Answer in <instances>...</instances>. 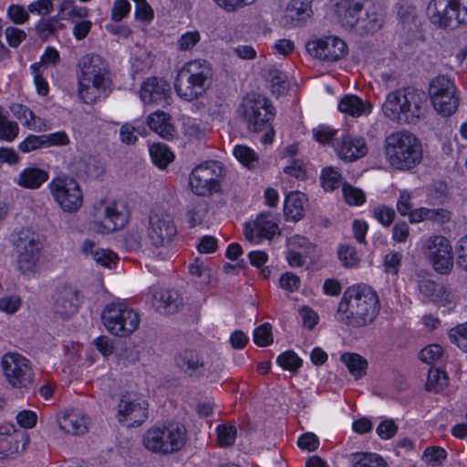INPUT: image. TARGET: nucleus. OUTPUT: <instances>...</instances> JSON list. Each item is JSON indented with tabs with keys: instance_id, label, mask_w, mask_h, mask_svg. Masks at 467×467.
<instances>
[{
	"instance_id": "nucleus-1",
	"label": "nucleus",
	"mask_w": 467,
	"mask_h": 467,
	"mask_svg": "<svg viewBox=\"0 0 467 467\" xmlns=\"http://www.w3.org/2000/svg\"><path fill=\"white\" fill-rule=\"evenodd\" d=\"M380 310L377 292L367 285L348 287L338 303L336 318L348 327L359 328L374 322Z\"/></svg>"
},
{
	"instance_id": "nucleus-2",
	"label": "nucleus",
	"mask_w": 467,
	"mask_h": 467,
	"mask_svg": "<svg viewBox=\"0 0 467 467\" xmlns=\"http://www.w3.org/2000/svg\"><path fill=\"white\" fill-rule=\"evenodd\" d=\"M79 99L86 104H92L105 96L109 87V71L106 61L96 54L84 56L78 64Z\"/></svg>"
},
{
	"instance_id": "nucleus-3",
	"label": "nucleus",
	"mask_w": 467,
	"mask_h": 467,
	"mask_svg": "<svg viewBox=\"0 0 467 467\" xmlns=\"http://www.w3.org/2000/svg\"><path fill=\"white\" fill-rule=\"evenodd\" d=\"M384 150L387 161L396 170L410 171L422 160L421 142L412 132L405 130L387 136Z\"/></svg>"
},
{
	"instance_id": "nucleus-4",
	"label": "nucleus",
	"mask_w": 467,
	"mask_h": 467,
	"mask_svg": "<svg viewBox=\"0 0 467 467\" xmlns=\"http://www.w3.org/2000/svg\"><path fill=\"white\" fill-rule=\"evenodd\" d=\"M213 68L203 59L185 63L174 80L176 94L185 101H193L203 96L212 84Z\"/></svg>"
},
{
	"instance_id": "nucleus-5",
	"label": "nucleus",
	"mask_w": 467,
	"mask_h": 467,
	"mask_svg": "<svg viewBox=\"0 0 467 467\" xmlns=\"http://www.w3.org/2000/svg\"><path fill=\"white\" fill-rule=\"evenodd\" d=\"M382 109L386 117L400 123H417L425 113V95L419 89L406 88L390 92Z\"/></svg>"
},
{
	"instance_id": "nucleus-6",
	"label": "nucleus",
	"mask_w": 467,
	"mask_h": 467,
	"mask_svg": "<svg viewBox=\"0 0 467 467\" xmlns=\"http://www.w3.org/2000/svg\"><path fill=\"white\" fill-rule=\"evenodd\" d=\"M187 431L179 422L156 424L143 435L142 444L150 451L163 455L181 451L186 443Z\"/></svg>"
},
{
	"instance_id": "nucleus-7",
	"label": "nucleus",
	"mask_w": 467,
	"mask_h": 467,
	"mask_svg": "<svg viewBox=\"0 0 467 467\" xmlns=\"http://www.w3.org/2000/svg\"><path fill=\"white\" fill-rule=\"evenodd\" d=\"M242 108L247 130L252 132H261L266 130L261 141L264 144L271 143L275 137L271 121L275 116V109L272 103L265 97L253 95L244 99Z\"/></svg>"
},
{
	"instance_id": "nucleus-8",
	"label": "nucleus",
	"mask_w": 467,
	"mask_h": 467,
	"mask_svg": "<svg viewBox=\"0 0 467 467\" xmlns=\"http://www.w3.org/2000/svg\"><path fill=\"white\" fill-rule=\"evenodd\" d=\"M101 319L106 329L117 337L130 336L140 322L139 314L123 302L108 304L102 311Z\"/></svg>"
},
{
	"instance_id": "nucleus-9",
	"label": "nucleus",
	"mask_w": 467,
	"mask_h": 467,
	"mask_svg": "<svg viewBox=\"0 0 467 467\" xmlns=\"http://www.w3.org/2000/svg\"><path fill=\"white\" fill-rule=\"evenodd\" d=\"M431 21L441 28H457L467 24V0H432Z\"/></svg>"
},
{
	"instance_id": "nucleus-10",
	"label": "nucleus",
	"mask_w": 467,
	"mask_h": 467,
	"mask_svg": "<svg viewBox=\"0 0 467 467\" xmlns=\"http://www.w3.org/2000/svg\"><path fill=\"white\" fill-rule=\"evenodd\" d=\"M223 171L221 163L214 161L196 166L189 177L192 191L200 196H207L213 192H218Z\"/></svg>"
},
{
	"instance_id": "nucleus-11",
	"label": "nucleus",
	"mask_w": 467,
	"mask_h": 467,
	"mask_svg": "<svg viewBox=\"0 0 467 467\" xmlns=\"http://www.w3.org/2000/svg\"><path fill=\"white\" fill-rule=\"evenodd\" d=\"M50 192L60 208L74 213L83 204V192L78 182L69 176H57L49 183Z\"/></svg>"
},
{
	"instance_id": "nucleus-12",
	"label": "nucleus",
	"mask_w": 467,
	"mask_h": 467,
	"mask_svg": "<svg viewBox=\"0 0 467 467\" xmlns=\"http://www.w3.org/2000/svg\"><path fill=\"white\" fill-rule=\"evenodd\" d=\"M16 247L18 253L17 267L19 271L24 275L34 273L42 249L38 236L28 230H22L18 234Z\"/></svg>"
},
{
	"instance_id": "nucleus-13",
	"label": "nucleus",
	"mask_w": 467,
	"mask_h": 467,
	"mask_svg": "<svg viewBox=\"0 0 467 467\" xmlns=\"http://www.w3.org/2000/svg\"><path fill=\"white\" fill-rule=\"evenodd\" d=\"M177 234L172 216L163 210H154L149 215L147 236L155 247L169 244Z\"/></svg>"
},
{
	"instance_id": "nucleus-14",
	"label": "nucleus",
	"mask_w": 467,
	"mask_h": 467,
	"mask_svg": "<svg viewBox=\"0 0 467 467\" xmlns=\"http://www.w3.org/2000/svg\"><path fill=\"white\" fill-rule=\"evenodd\" d=\"M426 255L433 269L441 275H448L453 268L452 248L444 236L436 235L427 241Z\"/></svg>"
},
{
	"instance_id": "nucleus-15",
	"label": "nucleus",
	"mask_w": 467,
	"mask_h": 467,
	"mask_svg": "<svg viewBox=\"0 0 467 467\" xmlns=\"http://www.w3.org/2000/svg\"><path fill=\"white\" fill-rule=\"evenodd\" d=\"M148 402L136 395L121 396L117 417L119 421L127 422L128 427H139L148 419Z\"/></svg>"
},
{
	"instance_id": "nucleus-16",
	"label": "nucleus",
	"mask_w": 467,
	"mask_h": 467,
	"mask_svg": "<svg viewBox=\"0 0 467 467\" xmlns=\"http://www.w3.org/2000/svg\"><path fill=\"white\" fill-rule=\"evenodd\" d=\"M244 234L251 244H258L264 240H272L275 235H280L281 231L275 215L265 212L253 222L244 224Z\"/></svg>"
},
{
	"instance_id": "nucleus-17",
	"label": "nucleus",
	"mask_w": 467,
	"mask_h": 467,
	"mask_svg": "<svg viewBox=\"0 0 467 467\" xmlns=\"http://www.w3.org/2000/svg\"><path fill=\"white\" fill-rule=\"evenodd\" d=\"M2 366L7 381L16 388L26 387L32 380V370L28 359L17 353L5 354Z\"/></svg>"
},
{
	"instance_id": "nucleus-18",
	"label": "nucleus",
	"mask_w": 467,
	"mask_h": 467,
	"mask_svg": "<svg viewBox=\"0 0 467 467\" xmlns=\"http://www.w3.org/2000/svg\"><path fill=\"white\" fill-rule=\"evenodd\" d=\"M306 47L311 56L329 62L337 61L348 53L347 44L334 36L309 41Z\"/></svg>"
},
{
	"instance_id": "nucleus-19",
	"label": "nucleus",
	"mask_w": 467,
	"mask_h": 467,
	"mask_svg": "<svg viewBox=\"0 0 467 467\" xmlns=\"http://www.w3.org/2000/svg\"><path fill=\"white\" fill-rule=\"evenodd\" d=\"M416 289L419 293V298L422 302H432L443 306L453 303V295L443 285L436 283L430 277L416 274Z\"/></svg>"
},
{
	"instance_id": "nucleus-20",
	"label": "nucleus",
	"mask_w": 467,
	"mask_h": 467,
	"mask_svg": "<svg viewBox=\"0 0 467 467\" xmlns=\"http://www.w3.org/2000/svg\"><path fill=\"white\" fill-rule=\"evenodd\" d=\"M80 305L79 291L70 285L57 286L53 295V313L62 319L74 316Z\"/></svg>"
},
{
	"instance_id": "nucleus-21",
	"label": "nucleus",
	"mask_w": 467,
	"mask_h": 467,
	"mask_svg": "<svg viewBox=\"0 0 467 467\" xmlns=\"http://www.w3.org/2000/svg\"><path fill=\"white\" fill-rule=\"evenodd\" d=\"M29 436L23 429L14 425L0 427V459L12 458L26 450Z\"/></svg>"
},
{
	"instance_id": "nucleus-22",
	"label": "nucleus",
	"mask_w": 467,
	"mask_h": 467,
	"mask_svg": "<svg viewBox=\"0 0 467 467\" xmlns=\"http://www.w3.org/2000/svg\"><path fill=\"white\" fill-rule=\"evenodd\" d=\"M333 148L337 156L346 161H356L368 152L367 144L363 138H352L345 134H341L340 138L335 139Z\"/></svg>"
},
{
	"instance_id": "nucleus-23",
	"label": "nucleus",
	"mask_w": 467,
	"mask_h": 467,
	"mask_svg": "<svg viewBox=\"0 0 467 467\" xmlns=\"http://www.w3.org/2000/svg\"><path fill=\"white\" fill-rule=\"evenodd\" d=\"M128 223V213L125 207L112 202L104 208V218L97 223L95 230L101 234H109L123 228Z\"/></svg>"
},
{
	"instance_id": "nucleus-24",
	"label": "nucleus",
	"mask_w": 467,
	"mask_h": 467,
	"mask_svg": "<svg viewBox=\"0 0 467 467\" xmlns=\"http://www.w3.org/2000/svg\"><path fill=\"white\" fill-rule=\"evenodd\" d=\"M178 368L191 377L207 376L208 368L202 357L193 349H186L176 357Z\"/></svg>"
},
{
	"instance_id": "nucleus-25",
	"label": "nucleus",
	"mask_w": 467,
	"mask_h": 467,
	"mask_svg": "<svg viewBox=\"0 0 467 467\" xmlns=\"http://www.w3.org/2000/svg\"><path fill=\"white\" fill-rule=\"evenodd\" d=\"M71 171L82 180H93L100 177L105 168L102 162L92 155H84L71 163Z\"/></svg>"
},
{
	"instance_id": "nucleus-26",
	"label": "nucleus",
	"mask_w": 467,
	"mask_h": 467,
	"mask_svg": "<svg viewBox=\"0 0 467 467\" xmlns=\"http://www.w3.org/2000/svg\"><path fill=\"white\" fill-rule=\"evenodd\" d=\"M170 94L169 84L158 78H150L143 82L140 88V99L146 103H161Z\"/></svg>"
},
{
	"instance_id": "nucleus-27",
	"label": "nucleus",
	"mask_w": 467,
	"mask_h": 467,
	"mask_svg": "<svg viewBox=\"0 0 467 467\" xmlns=\"http://www.w3.org/2000/svg\"><path fill=\"white\" fill-rule=\"evenodd\" d=\"M153 305L159 312L171 315L182 306V298L176 290L161 289L154 294Z\"/></svg>"
},
{
	"instance_id": "nucleus-28",
	"label": "nucleus",
	"mask_w": 467,
	"mask_h": 467,
	"mask_svg": "<svg viewBox=\"0 0 467 467\" xmlns=\"http://www.w3.org/2000/svg\"><path fill=\"white\" fill-rule=\"evenodd\" d=\"M89 419L78 411H71L58 420L60 430L71 435H82L88 430Z\"/></svg>"
},
{
	"instance_id": "nucleus-29",
	"label": "nucleus",
	"mask_w": 467,
	"mask_h": 467,
	"mask_svg": "<svg viewBox=\"0 0 467 467\" xmlns=\"http://www.w3.org/2000/svg\"><path fill=\"white\" fill-rule=\"evenodd\" d=\"M337 12L344 24L355 28L364 12L363 5L358 0H339Z\"/></svg>"
},
{
	"instance_id": "nucleus-30",
	"label": "nucleus",
	"mask_w": 467,
	"mask_h": 467,
	"mask_svg": "<svg viewBox=\"0 0 467 467\" xmlns=\"http://www.w3.org/2000/svg\"><path fill=\"white\" fill-rule=\"evenodd\" d=\"M312 15L310 0H290L285 11L286 25L296 26Z\"/></svg>"
},
{
	"instance_id": "nucleus-31",
	"label": "nucleus",
	"mask_w": 467,
	"mask_h": 467,
	"mask_svg": "<svg viewBox=\"0 0 467 467\" xmlns=\"http://www.w3.org/2000/svg\"><path fill=\"white\" fill-rule=\"evenodd\" d=\"M307 198L300 192H289L285 200L284 213L286 220L293 222L299 221L304 215L305 204Z\"/></svg>"
},
{
	"instance_id": "nucleus-32",
	"label": "nucleus",
	"mask_w": 467,
	"mask_h": 467,
	"mask_svg": "<svg viewBox=\"0 0 467 467\" xmlns=\"http://www.w3.org/2000/svg\"><path fill=\"white\" fill-rule=\"evenodd\" d=\"M372 103L364 101L356 95H345L339 101L338 109L352 117L368 115L372 110Z\"/></svg>"
},
{
	"instance_id": "nucleus-33",
	"label": "nucleus",
	"mask_w": 467,
	"mask_h": 467,
	"mask_svg": "<svg viewBox=\"0 0 467 467\" xmlns=\"http://www.w3.org/2000/svg\"><path fill=\"white\" fill-rule=\"evenodd\" d=\"M48 180V172L37 167L23 170L17 179V184L26 189H38Z\"/></svg>"
},
{
	"instance_id": "nucleus-34",
	"label": "nucleus",
	"mask_w": 467,
	"mask_h": 467,
	"mask_svg": "<svg viewBox=\"0 0 467 467\" xmlns=\"http://www.w3.org/2000/svg\"><path fill=\"white\" fill-rule=\"evenodd\" d=\"M147 123L151 130L164 139L173 136L174 127L170 122V117L163 111L151 113L147 119Z\"/></svg>"
},
{
	"instance_id": "nucleus-35",
	"label": "nucleus",
	"mask_w": 467,
	"mask_h": 467,
	"mask_svg": "<svg viewBox=\"0 0 467 467\" xmlns=\"http://www.w3.org/2000/svg\"><path fill=\"white\" fill-rule=\"evenodd\" d=\"M340 360L355 379L362 378L367 372L368 361L358 353L345 352L341 355Z\"/></svg>"
},
{
	"instance_id": "nucleus-36",
	"label": "nucleus",
	"mask_w": 467,
	"mask_h": 467,
	"mask_svg": "<svg viewBox=\"0 0 467 467\" xmlns=\"http://www.w3.org/2000/svg\"><path fill=\"white\" fill-rule=\"evenodd\" d=\"M64 27L65 25L60 22L59 15H57L47 19L41 18L36 25L35 30L40 39L47 41Z\"/></svg>"
},
{
	"instance_id": "nucleus-37",
	"label": "nucleus",
	"mask_w": 467,
	"mask_h": 467,
	"mask_svg": "<svg viewBox=\"0 0 467 467\" xmlns=\"http://www.w3.org/2000/svg\"><path fill=\"white\" fill-rule=\"evenodd\" d=\"M82 252L86 255H90L98 265L106 267H110L115 259V254L112 252L96 248L95 243L90 240L83 242Z\"/></svg>"
},
{
	"instance_id": "nucleus-38",
	"label": "nucleus",
	"mask_w": 467,
	"mask_h": 467,
	"mask_svg": "<svg viewBox=\"0 0 467 467\" xmlns=\"http://www.w3.org/2000/svg\"><path fill=\"white\" fill-rule=\"evenodd\" d=\"M440 105L437 104L436 99H431V103L438 113L442 116H451L453 114L459 106V98L456 95V88L450 90V93H446L443 96L439 97Z\"/></svg>"
},
{
	"instance_id": "nucleus-39",
	"label": "nucleus",
	"mask_w": 467,
	"mask_h": 467,
	"mask_svg": "<svg viewBox=\"0 0 467 467\" xmlns=\"http://www.w3.org/2000/svg\"><path fill=\"white\" fill-rule=\"evenodd\" d=\"M349 461L353 467H387V462L379 454L372 452H355Z\"/></svg>"
},
{
	"instance_id": "nucleus-40",
	"label": "nucleus",
	"mask_w": 467,
	"mask_h": 467,
	"mask_svg": "<svg viewBox=\"0 0 467 467\" xmlns=\"http://www.w3.org/2000/svg\"><path fill=\"white\" fill-rule=\"evenodd\" d=\"M362 15L355 27L360 34H374L381 28L383 19L380 15L374 12L369 14L367 11Z\"/></svg>"
},
{
	"instance_id": "nucleus-41",
	"label": "nucleus",
	"mask_w": 467,
	"mask_h": 467,
	"mask_svg": "<svg viewBox=\"0 0 467 467\" xmlns=\"http://www.w3.org/2000/svg\"><path fill=\"white\" fill-rule=\"evenodd\" d=\"M455 88L454 83L446 76H438L430 84L429 94L431 99H436L440 105L439 97L450 93Z\"/></svg>"
},
{
	"instance_id": "nucleus-42",
	"label": "nucleus",
	"mask_w": 467,
	"mask_h": 467,
	"mask_svg": "<svg viewBox=\"0 0 467 467\" xmlns=\"http://www.w3.org/2000/svg\"><path fill=\"white\" fill-rule=\"evenodd\" d=\"M150 155L152 162L161 169H164L172 161L174 156L170 149L161 143L153 144L150 148Z\"/></svg>"
},
{
	"instance_id": "nucleus-43",
	"label": "nucleus",
	"mask_w": 467,
	"mask_h": 467,
	"mask_svg": "<svg viewBox=\"0 0 467 467\" xmlns=\"http://www.w3.org/2000/svg\"><path fill=\"white\" fill-rule=\"evenodd\" d=\"M448 379L449 378L444 370L431 368L428 373L426 389L440 392L448 385Z\"/></svg>"
},
{
	"instance_id": "nucleus-44",
	"label": "nucleus",
	"mask_w": 467,
	"mask_h": 467,
	"mask_svg": "<svg viewBox=\"0 0 467 467\" xmlns=\"http://www.w3.org/2000/svg\"><path fill=\"white\" fill-rule=\"evenodd\" d=\"M234 155L244 166L249 169H253L258 164V155L247 146H235Z\"/></svg>"
},
{
	"instance_id": "nucleus-45",
	"label": "nucleus",
	"mask_w": 467,
	"mask_h": 467,
	"mask_svg": "<svg viewBox=\"0 0 467 467\" xmlns=\"http://www.w3.org/2000/svg\"><path fill=\"white\" fill-rule=\"evenodd\" d=\"M267 80L271 84V90L276 95L284 94L287 89V76L285 72L272 68L267 75Z\"/></svg>"
},
{
	"instance_id": "nucleus-46",
	"label": "nucleus",
	"mask_w": 467,
	"mask_h": 467,
	"mask_svg": "<svg viewBox=\"0 0 467 467\" xmlns=\"http://www.w3.org/2000/svg\"><path fill=\"white\" fill-rule=\"evenodd\" d=\"M276 362L284 369L291 372H296L302 366V359L293 350H287L280 354Z\"/></svg>"
},
{
	"instance_id": "nucleus-47",
	"label": "nucleus",
	"mask_w": 467,
	"mask_h": 467,
	"mask_svg": "<svg viewBox=\"0 0 467 467\" xmlns=\"http://www.w3.org/2000/svg\"><path fill=\"white\" fill-rule=\"evenodd\" d=\"M217 439L220 446L229 447L232 446L236 439L237 430L234 425L223 424L219 425L216 429Z\"/></svg>"
},
{
	"instance_id": "nucleus-48",
	"label": "nucleus",
	"mask_w": 467,
	"mask_h": 467,
	"mask_svg": "<svg viewBox=\"0 0 467 467\" xmlns=\"http://www.w3.org/2000/svg\"><path fill=\"white\" fill-rule=\"evenodd\" d=\"M447 458V451L439 446L425 449L422 460L431 466L441 465Z\"/></svg>"
},
{
	"instance_id": "nucleus-49",
	"label": "nucleus",
	"mask_w": 467,
	"mask_h": 467,
	"mask_svg": "<svg viewBox=\"0 0 467 467\" xmlns=\"http://www.w3.org/2000/svg\"><path fill=\"white\" fill-rule=\"evenodd\" d=\"M341 174L334 168L323 169L321 174L322 186L326 191H333L340 184Z\"/></svg>"
},
{
	"instance_id": "nucleus-50",
	"label": "nucleus",
	"mask_w": 467,
	"mask_h": 467,
	"mask_svg": "<svg viewBox=\"0 0 467 467\" xmlns=\"http://www.w3.org/2000/svg\"><path fill=\"white\" fill-rule=\"evenodd\" d=\"M272 326L269 323H264L257 327L254 331V342L259 347H266L273 343Z\"/></svg>"
},
{
	"instance_id": "nucleus-51",
	"label": "nucleus",
	"mask_w": 467,
	"mask_h": 467,
	"mask_svg": "<svg viewBox=\"0 0 467 467\" xmlns=\"http://www.w3.org/2000/svg\"><path fill=\"white\" fill-rule=\"evenodd\" d=\"M342 192L345 201L350 205H361L366 201L365 193L359 188L344 183Z\"/></svg>"
},
{
	"instance_id": "nucleus-52",
	"label": "nucleus",
	"mask_w": 467,
	"mask_h": 467,
	"mask_svg": "<svg viewBox=\"0 0 467 467\" xmlns=\"http://www.w3.org/2000/svg\"><path fill=\"white\" fill-rule=\"evenodd\" d=\"M313 136L318 142L322 144H331L332 146L335 139L340 138L337 134V130L326 125H319L313 129Z\"/></svg>"
},
{
	"instance_id": "nucleus-53",
	"label": "nucleus",
	"mask_w": 467,
	"mask_h": 467,
	"mask_svg": "<svg viewBox=\"0 0 467 467\" xmlns=\"http://www.w3.org/2000/svg\"><path fill=\"white\" fill-rule=\"evenodd\" d=\"M208 212V204L205 201L197 202L191 210L187 213L188 223L191 227L202 223L203 218Z\"/></svg>"
},
{
	"instance_id": "nucleus-54",
	"label": "nucleus",
	"mask_w": 467,
	"mask_h": 467,
	"mask_svg": "<svg viewBox=\"0 0 467 467\" xmlns=\"http://www.w3.org/2000/svg\"><path fill=\"white\" fill-rule=\"evenodd\" d=\"M287 247L304 254L306 257H309L311 252L314 250V246L309 240L301 235L290 237L287 241Z\"/></svg>"
},
{
	"instance_id": "nucleus-55",
	"label": "nucleus",
	"mask_w": 467,
	"mask_h": 467,
	"mask_svg": "<svg viewBox=\"0 0 467 467\" xmlns=\"http://www.w3.org/2000/svg\"><path fill=\"white\" fill-rule=\"evenodd\" d=\"M201 40V35L197 30L188 31L182 34L177 40V48L180 51L192 50Z\"/></svg>"
},
{
	"instance_id": "nucleus-56",
	"label": "nucleus",
	"mask_w": 467,
	"mask_h": 467,
	"mask_svg": "<svg viewBox=\"0 0 467 467\" xmlns=\"http://www.w3.org/2000/svg\"><path fill=\"white\" fill-rule=\"evenodd\" d=\"M13 114L21 121L24 120V125L26 127L36 130L34 120L36 116L32 110H30L27 107L16 104L11 108Z\"/></svg>"
},
{
	"instance_id": "nucleus-57",
	"label": "nucleus",
	"mask_w": 467,
	"mask_h": 467,
	"mask_svg": "<svg viewBox=\"0 0 467 467\" xmlns=\"http://www.w3.org/2000/svg\"><path fill=\"white\" fill-rule=\"evenodd\" d=\"M374 217L385 227H389L393 223L396 213L393 208L381 205L373 210Z\"/></svg>"
},
{
	"instance_id": "nucleus-58",
	"label": "nucleus",
	"mask_w": 467,
	"mask_h": 467,
	"mask_svg": "<svg viewBox=\"0 0 467 467\" xmlns=\"http://www.w3.org/2000/svg\"><path fill=\"white\" fill-rule=\"evenodd\" d=\"M443 348L438 344H431L421 349L420 352V359L427 364H431L442 356Z\"/></svg>"
},
{
	"instance_id": "nucleus-59",
	"label": "nucleus",
	"mask_w": 467,
	"mask_h": 467,
	"mask_svg": "<svg viewBox=\"0 0 467 467\" xmlns=\"http://www.w3.org/2000/svg\"><path fill=\"white\" fill-rule=\"evenodd\" d=\"M45 148L43 135H28L19 143L18 149L24 153H27L38 149Z\"/></svg>"
},
{
	"instance_id": "nucleus-60",
	"label": "nucleus",
	"mask_w": 467,
	"mask_h": 467,
	"mask_svg": "<svg viewBox=\"0 0 467 467\" xmlns=\"http://www.w3.org/2000/svg\"><path fill=\"white\" fill-rule=\"evenodd\" d=\"M456 265L467 272V234L461 237L455 247Z\"/></svg>"
},
{
	"instance_id": "nucleus-61",
	"label": "nucleus",
	"mask_w": 467,
	"mask_h": 467,
	"mask_svg": "<svg viewBox=\"0 0 467 467\" xmlns=\"http://www.w3.org/2000/svg\"><path fill=\"white\" fill-rule=\"evenodd\" d=\"M338 258L346 267H352L358 265V256L354 247L341 245L337 251Z\"/></svg>"
},
{
	"instance_id": "nucleus-62",
	"label": "nucleus",
	"mask_w": 467,
	"mask_h": 467,
	"mask_svg": "<svg viewBox=\"0 0 467 467\" xmlns=\"http://www.w3.org/2000/svg\"><path fill=\"white\" fill-rule=\"evenodd\" d=\"M376 432L382 440L393 438L398 432V426L391 419L382 420L377 427Z\"/></svg>"
},
{
	"instance_id": "nucleus-63",
	"label": "nucleus",
	"mask_w": 467,
	"mask_h": 467,
	"mask_svg": "<svg viewBox=\"0 0 467 467\" xmlns=\"http://www.w3.org/2000/svg\"><path fill=\"white\" fill-rule=\"evenodd\" d=\"M5 35L8 45L11 47H17L26 38V33L15 26H8L5 30Z\"/></svg>"
},
{
	"instance_id": "nucleus-64",
	"label": "nucleus",
	"mask_w": 467,
	"mask_h": 467,
	"mask_svg": "<svg viewBox=\"0 0 467 467\" xmlns=\"http://www.w3.org/2000/svg\"><path fill=\"white\" fill-rule=\"evenodd\" d=\"M402 254L396 251H391L384 256V266L386 272L396 275L401 264Z\"/></svg>"
}]
</instances>
